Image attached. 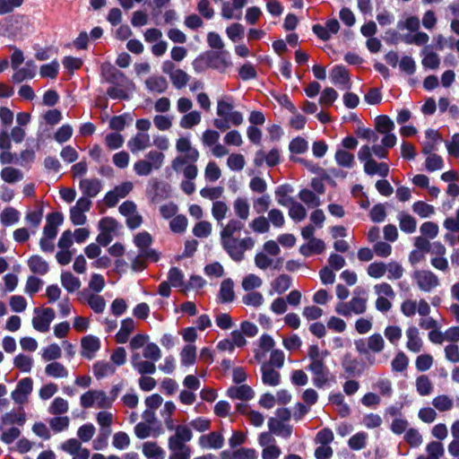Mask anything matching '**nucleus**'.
I'll use <instances>...</instances> for the list:
<instances>
[{"instance_id": "1", "label": "nucleus", "mask_w": 459, "mask_h": 459, "mask_svg": "<svg viewBox=\"0 0 459 459\" xmlns=\"http://www.w3.org/2000/svg\"><path fill=\"white\" fill-rule=\"evenodd\" d=\"M217 116L213 125L221 131H226L230 126H238L243 123V115L234 110V103L231 97L226 96L217 101Z\"/></svg>"}, {"instance_id": "2", "label": "nucleus", "mask_w": 459, "mask_h": 459, "mask_svg": "<svg viewBox=\"0 0 459 459\" xmlns=\"http://www.w3.org/2000/svg\"><path fill=\"white\" fill-rule=\"evenodd\" d=\"M165 155L159 151H150L143 159L139 160L134 164V171L137 176L147 177L153 170H159L164 163Z\"/></svg>"}, {"instance_id": "3", "label": "nucleus", "mask_w": 459, "mask_h": 459, "mask_svg": "<svg viewBox=\"0 0 459 459\" xmlns=\"http://www.w3.org/2000/svg\"><path fill=\"white\" fill-rule=\"evenodd\" d=\"M221 242L228 255L236 262L242 261L244 253L253 248L255 245V240L251 237L222 238Z\"/></svg>"}, {"instance_id": "4", "label": "nucleus", "mask_w": 459, "mask_h": 459, "mask_svg": "<svg viewBox=\"0 0 459 459\" xmlns=\"http://www.w3.org/2000/svg\"><path fill=\"white\" fill-rule=\"evenodd\" d=\"M374 292L377 295L375 307L381 313H387L393 307V301L395 299V292L393 287L385 281L374 285Z\"/></svg>"}, {"instance_id": "5", "label": "nucleus", "mask_w": 459, "mask_h": 459, "mask_svg": "<svg viewBox=\"0 0 459 459\" xmlns=\"http://www.w3.org/2000/svg\"><path fill=\"white\" fill-rule=\"evenodd\" d=\"M307 369L312 374L313 385L318 389L328 387L336 382L335 376L330 371L325 361L308 364Z\"/></svg>"}, {"instance_id": "6", "label": "nucleus", "mask_w": 459, "mask_h": 459, "mask_svg": "<svg viewBox=\"0 0 459 459\" xmlns=\"http://www.w3.org/2000/svg\"><path fill=\"white\" fill-rule=\"evenodd\" d=\"M80 405L84 409L99 408L109 409L110 400L103 390L90 389L83 393L80 397Z\"/></svg>"}, {"instance_id": "7", "label": "nucleus", "mask_w": 459, "mask_h": 459, "mask_svg": "<svg viewBox=\"0 0 459 459\" xmlns=\"http://www.w3.org/2000/svg\"><path fill=\"white\" fill-rule=\"evenodd\" d=\"M411 279L422 292H432L440 286L438 276L430 270H416L412 273Z\"/></svg>"}, {"instance_id": "8", "label": "nucleus", "mask_w": 459, "mask_h": 459, "mask_svg": "<svg viewBox=\"0 0 459 459\" xmlns=\"http://www.w3.org/2000/svg\"><path fill=\"white\" fill-rule=\"evenodd\" d=\"M367 299L359 296H354L348 302H339L335 306V312L344 317H349L352 314L362 315L367 311Z\"/></svg>"}, {"instance_id": "9", "label": "nucleus", "mask_w": 459, "mask_h": 459, "mask_svg": "<svg viewBox=\"0 0 459 459\" xmlns=\"http://www.w3.org/2000/svg\"><path fill=\"white\" fill-rule=\"evenodd\" d=\"M400 311L405 317H413L417 313L419 316H429L431 311L429 303L424 299H404L400 306Z\"/></svg>"}, {"instance_id": "10", "label": "nucleus", "mask_w": 459, "mask_h": 459, "mask_svg": "<svg viewBox=\"0 0 459 459\" xmlns=\"http://www.w3.org/2000/svg\"><path fill=\"white\" fill-rule=\"evenodd\" d=\"M33 312L34 316L31 321L33 328L39 333L48 332L56 316L54 309L52 307H36Z\"/></svg>"}, {"instance_id": "11", "label": "nucleus", "mask_w": 459, "mask_h": 459, "mask_svg": "<svg viewBox=\"0 0 459 459\" xmlns=\"http://www.w3.org/2000/svg\"><path fill=\"white\" fill-rule=\"evenodd\" d=\"M33 390V380L31 377L20 379L15 389L11 393V397L15 403L22 405L28 402L29 395Z\"/></svg>"}, {"instance_id": "12", "label": "nucleus", "mask_w": 459, "mask_h": 459, "mask_svg": "<svg viewBox=\"0 0 459 459\" xmlns=\"http://www.w3.org/2000/svg\"><path fill=\"white\" fill-rule=\"evenodd\" d=\"M152 238L147 231L138 233L134 237V244L139 248L142 256H147L152 262H156L159 259L158 253L151 248Z\"/></svg>"}, {"instance_id": "13", "label": "nucleus", "mask_w": 459, "mask_h": 459, "mask_svg": "<svg viewBox=\"0 0 459 459\" xmlns=\"http://www.w3.org/2000/svg\"><path fill=\"white\" fill-rule=\"evenodd\" d=\"M195 162L190 159L176 157L171 162V167L176 172L182 173L186 179H195L198 175Z\"/></svg>"}, {"instance_id": "14", "label": "nucleus", "mask_w": 459, "mask_h": 459, "mask_svg": "<svg viewBox=\"0 0 459 459\" xmlns=\"http://www.w3.org/2000/svg\"><path fill=\"white\" fill-rule=\"evenodd\" d=\"M79 300L87 304L96 314L103 313L106 308L105 299L99 295V293H93L87 290H83L79 293Z\"/></svg>"}, {"instance_id": "15", "label": "nucleus", "mask_w": 459, "mask_h": 459, "mask_svg": "<svg viewBox=\"0 0 459 459\" xmlns=\"http://www.w3.org/2000/svg\"><path fill=\"white\" fill-rule=\"evenodd\" d=\"M81 355L82 357L91 359L95 357L96 352L100 349V340L94 335L89 334L81 340Z\"/></svg>"}, {"instance_id": "16", "label": "nucleus", "mask_w": 459, "mask_h": 459, "mask_svg": "<svg viewBox=\"0 0 459 459\" xmlns=\"http://www.w3.org/2000/svg\"><path fill=\"white\" fill-rule=\"evenodd\" d=\"M176 150L181 154L178 157L190 159L193 161H197L200 156L198 150L192 146L188 137H179L176 142Z\"/></svg>"}, {"instance_id": "17", "label": "nucleus", "mask_w": 459, "mask_h": 459, "mask_svg": "<svg viewBox=\"0 0 459 459\" xmlns=\"http://www.w3.org/2000/svg\"><path fill=\"white\" fill-rule=\"evenodd\" d=\"M43 236L48 237V238H56L57 229L64 221L63 214L59 212H51L47 216Z\"/></svg>"}, {"instance_id": "18", "label": "nucleus", "mask_w": 459, "mask_h": 459, "mask_svg": "<svg viewBox=\"0 0 459 459\" xmlns=\"http://www.w3.org/2000/svg\"><path fill=\"white\" fill-rule=\"evenodd\" d=\"M198 445L203 449H221L224 445V437L220 432L212 431L202 435L198 439Z\"/></svg>"}, {"instance_id": "19", "label": "nucleus", "mask_w": 459, "mask_h": 459, "mask_svg": "<svg viewBox=\"0 0 459 459\" xmlns=\"http://www.w3.org/2000/svg\"><path fill=\"white\" fill-rule=\"evenodd\" d=\"M332 82L342 90L351 88V79L347 69L342 65H336L331 71Z\"/></svg>"}, {"instance_id": "20", "label": "nucleus", "mask_w": 459, "mask_h": 459, "mask_svg": "<svg viewBox=\"0 0 459 459\" xmlns=\"http://www.w3.org/2000/svg\"><path fill=\"white\" fill-rule=\"evenodd\" d=\"M193 433L190 427L186 425H177L175 432L168 439V445L187 446L186 443L191 441Z\"/></svg>"}, {"instance_id": "21", "label": "nucleus", "mask_w": 459, "mask_h": 459, "mask_svg": "<svg viewBox=\"0 0 459 459\" xmlns=\"http://www.w3.org/2000/svg\"><path fill=\"white\" fill-rule=\"evenodd\" d=\"M405 335L407 338V350L413 353L420 352L423 347V341L419 329L415 325H411L406 329Z\"/></svg>"}, {"instance_id": "22", "label": "nucleus", "mask_w": 459, "mask_h": 459, "mask_svg": "<svg viewBox=\"0 0 459 459\" xmlns=\"http://www.w3.org/2000/svg\"><path fill=\"white\" fill-rule=\"evenodd\" d=\"M151 146V137L148 133H137L127 142V147L133 153L146 150Z\"/></svg>"}, {"instance_id": "23", "label": "nucleus", "mask_w": 459, "mask_h": 459, "mask_svg": "<svg viewBox=\"0 0 459 459\" xmlns=\"http://www.w3.org/2000/svg\"><path fill=\"white\" fill-rule=\"evenodd\" d=\"M101 74L103 78L110 83L117 84L127 81L125 74L109 63L101 65Z\"/></svg>"}, {"instance_id": "24", "label": "nucleus", "mask_w": 459, "mask_h": 459, "mask_svg": "<svg viewBox=\"0 0 459 459\" xmlns=\"http://www.w3.org/2000/svg\"><path fill=\"white\" fill-rule=\"evenodd\" d=\"M131 363L133 368L141 375H152L156 371L155 364L151 360L143 359L138 352L132 355Z\"/></svg>"}, {"instance_id": "25", "label": "nucleus", "mask_w": 459, "mask_h": 459, "mask_svg": "<svg viewBox=\"0 0 459 459\" xmlns=\"http://www.w3.org/2000/svg\"><path fill=\"white\" fill-rule=\"evenodd\" d=\"M79 187L87 197H95L102 189V183L99 178H83L79 182Z\"/></svg>"}, {"instance_id": "26", "label": "nucleus", "mask_w": 459, "mask_h": 459, "mask_svg": "<svg viewBox=\"0 0 459 459\" xmlns=\"http://www.w3.org/2000/svg\"><path fill=\"white\" fill-rule=\"evenodd\" d=\"M420 56L422 57L421 64L425 68L436 70L439 67L440 57L434 52L431 46H425L420 51Z\"/></svg>"}, {"instance_id": "27", "label": "nucleus", "mask_w": 459, "mask_h": 459, "mask_svg": "<svg viewBox=\"0 0 459 459\" xmlns=\"http://www.w3.org/2000/svg\"><path fill=\"white\" fill-rule=\"evenodd\" d=\"M36 65L32 60L27 61L24 67L17 68L12 76L13 82L20 83L25 80L33 79L36 75Z\"/></svg>"}, {"instance_id": "28", "label": "nucleus", "mask_w": 459, "mask_h": 459, "mask_svg": "<svg viewBox=\"0 0 459 459\" xmlns=\"http://www.w3.org/2000/svg\"><path fill=\"white\" fill-rule=\"evenodd\" d=\"M254 390L247 385L231 386L227 390V395L231 399L248 401L254 397Z\"/></svg>"}, {"instance_id": "29", "label": "nucleus", "mask_w": 459, "mask_h": 459, "mask_svg": "<svg viewBox=\"0 0 459 459\" xmlns=\"http://www.w3.org/2000/svg\"><path fill=\"white\" fill-rule=\"evenodd\" d=\"M268 429L271 433L283 438H289L292 433V426L286 424L275 418H270L268 420Z\"/></svg>"}, {"instance_id": "30", "label": "nucleus", "mask_w": 459, "mask_h": 459, "mask_svg": "<svg viewBox=\"0 0 459 459\" xmlns=\"http://www.w3.org/2000/svg\"><path fill=\"white\" fill-rule=\"evenodd\" d=\"M262 382L270 386H276L281 382V374L267 363L261 366Z\"/></svg>"}, {"instance_id": "31", "label": "nucleus", "mask_w": 459, "mask_h": 459, "mask_svg": "<svg viewBox=\"0 0 459 459\" xmlns=\"http://www.w3.org/2000/svg\"><path fill=\"white\" fill-rule=\"evenodd\" d=\"M364 172L368 176L377 175L386 178L389 174V166L385 162H377L375 160H369L363 166Z\"/></svg>"}, {"instance_id": "32", "label": "nucleus", "mask_w": 459, "mask_h": 459, "mask_svg": "<svg viewBox=\"0 0 459 459\" xmlns=\"http://www.w3.org/2000/svg\"><path fill=\"white\" fill-rule=\"evenodd\" d=\"M142 452L148 459H164L165 451L156 442L146 441L142 446Z\"/></svg>"}, {"instance_id": "33", "label": "nucleus", "mask_w": 459, "mask_h": 459, "mask_svg": "<svg viewBox=\"0 0 459 459\" xmlns=\"http://www.w3.org/2000/svg\"><path fill=\"white\" fill-rule=\"evenodd\" d=\"M233 211L237 218L240 221H247L250 215V204L247 198L238 196L233 204Z\"/></svg>"}, {"instance_id": "34", "label": "nucleus", "mask_w": 459, "mask_h": 459, "mask_svg": "<svg viewBox=\"0 0 459 459\" xmlns=\"http://www.w3.org/2000/svg\"><path fill=\"white\" fill-rule=\"evenodd\" d=\"M165 74H169L172 85L180 90L186 86L189 82V75L182 69L169 70L165 68Z\"/></svg>"}, {"instance_id": "35", "label": "nucleus", "mask_w": 459, "mask_h": 459, "mask_svg": "<svg viewBox=\"0 0 459 459\" xmlns=\"http://www.w3.org/2000/svg\"><path fill=\"white\" fill-rule=\"evenodd\" d=\"M134 328L135 323L132 318L124 319L121 322L119 331L116 334V342L117 343H126L129 340L131 333L134 331Z\"/></svg>"}, {"instance_id": "36", "label": "nucleus", "mask_w": 459, "mask_h": 459, "mask_svg": "<svg viewBox=\"0 0 459 459\" xmlns=\"http://www.w3.org/2000/svg\"><path fill=\"white\" fill-rule=\"evenodd\" d=\"M179 358L181 366L186 368L193 366L197 358L196 346L195 344L185 345L179 353Z\"/></svg>"}, {"instance_id": "37", "label": "nucleus", "mask_w": 459, "mask_h": 459, "mask_svg": "<svg viewBox=\"0 0 459 459\" xmlns=\"http://www.w3.org/2000/svg\"><path fill=\"white\" fill-rule=\"evenodd\" d=\"M426 455H420L416 459H441L445 455V448L440 441H431L426 446Z\"/></svg>"}, {"instance_id": "38", "label": "nucleus", "mask_w": 459, "mask_h": 459, "mask_svg": "<svg viewBox=\"0 0 459 459\" xmlns=\"http://www.w3.org/2000/svg\"><path fill=\"white\" fill-rule=\"evenodd\" d=\"M92 372L97 379H101L115 374L116 367L110 362L100 360L93 364Z\"/></svg>"}, {"instance_id": "39", "label": "nucleus", "mask_w": 459, "mask_h": 459, "mask_svg": "<svg viewBox=\"0 0 459 459\" xmlns=\"http://www.w3.org/2000/svg\"><path fill=\"white\" fill-rule=\"evenodd\" d=\"M145 86L151 92L162 93L168 89V82L163 76L152 75L145 81Z\"/></svg>"}, {"instance_id": "40", "label": "nucleus", "mask_w": 459, "mask_h": 459, "mask_svg": "<svg viewBox=\"0 0 459 459\" xmlns=\"http://www.w3.org/2000/svg\"><path fill=\"white\" fill-rule=\"evenodd\" d=\"M230 54L227 51H221L214 54L210 59V65L221 72H224L228 67L231 66Z\"/></svg>"}, {"instance_id": "41", "label": "nucleus", "mask_w": 459, "mask_h": 459, "mask_svg": "<svg viewBox=\"0 0 459 459\" xmlns=\"http://www.w3.org/2000/svg\"><path fill=\"white\" fill-rule=\"evenodd\" d=\"M244 228V223L238 219H231L222 228L221 231V239L237 238L235 235L238 234Z\"/></svg>"}, {"instance_id": "42", "label": "nucleus", "mask_w": 459, "mask_h": 459, "mask_svg": "<svg viewBox=\"0 0 459 459\" xmlns=\"http://www.w3.org/2000/svg\"><path fill=\"white\" fill-rule=\"evenodd\" d=\"M45 374L53 378H66L69 372L62 363L52 361L45 367Z\"/></svg>"}, {"instance_id": "43", "label": "nucleus", "mask_w": 459, "mask_h": 459, "mask_svg": "<svg viewBox=\"0 0 459 459\" xmlns=\"http://www.w3.org/2000/svg\"><path fill=\"white\" fill-rule=\"evenodd\" d=\"M62 286L70 293L81 288V281L70 272H63L60 276Z\"/></svg>"}, {"instance_id": "44", "label": "nucleus", "mask_w": 459, "mask_h": 459, "mask_svg": "<svg viewBox=\"0 0 459 459\" xmlns=\"http://www.w3.org/2000/svg\"><path fill=\"white\" fill-rule=\"evenodd\" d=\"M202 115L198 110L185 113L179 120V126L183 129H191L201 123Z\"/></svg>"}, {"instance_id": "45", "label": "nucleus", "mask_w": 459, "mask_h": 459, "mask_svg": "<svg viewBox=\"0 0 459 459\" xmlns=\"http://www.w3.org/2000/svg\"><path fill=\"white\" fill-rule=\"evenodd\" d=\"M334 160L338 166L344 169H352L355 165L354 155L344 149L336 151Z\"/></svg>"}, {"instance_id": "46", "label": "nucleus", "mask_w": 459, "mask_h": 459, "mask_svg": "<svg viewBox=\"0 0 459 459\" xmlns=\"http://www.w3.org/2000/svg\"><path fill=\"white\" fill-rule=\"evenodd\" d=\"M168 281L174 288H180L187 290L188 286L185 284V276L183 272L178 267H172L168 273Z\"/></svg>"}, {"instance_id": "47", "label": "nucleus", "mask_w": 459, "mask_h": 459, "mask_svg": "<svg viewBox=\"0 0 459 459\" xmlns=\"http://www.w3.org/2000/svg\"><path fill=\"white\" fill-rule=\"evenodd\" d=\"M28 266L31 272L37 274L44 275L48 270V264L39 255H32L28 260Z\"/></svg>"}, {"instance_id": "48", "label": "nucleus", "mask_w": 459, "mask_h": 459, "mask_svg": "<svg viewBox=\"0 0 459 459\" xmlns=\"http://www.w3.org/2000/svg\"><path fill=\"white\" fill-rule=\"evenodd\" d=\"M170 452L169 459H190L192 449L189 446L168 445Z\"/></svg>"}, {"instance_id": "49", "label": "nucleus", "mask_w": 459, "mask_h": 459, "mask_svg": "<svg viewBox=\"0 0 459 459\" xmlns=\"http://www.w3.org/2000/svg\"><path fill=\"white\" fill-rule=\"evenodd\" d=\"M1 178L8 184H14L23 179V173L13 167H4L0 172Z\"/></svg>"}, {"instance_id": "50", "label": "nucleus", "mask_w": 459, "mask_h": 459, "mask_svg": "<svg viewBox=\"0 0 459 459\" xmlns=\"http://www.w3.org/2000/svg\"><path fill=\"white\" fill-rule=\"evenodd\" d=\"M397 219L402 231L411 234L416 230L417 221L411 215L405 212H400Z\"/></svg>"}, {"instance_id": "51", "label": "nucleus", "mask_w": 459, "mask_h": 459, "mask_svg": "<svg viewBox=\"0 0 459 459\" xmlns=\"http://www.w3.org/2000/svg\"><path fill=\"white\" fill-rule=\"evenodd\" d=\"M415 386L420 396L429 395L433 392V384L426 375H420L416 378Z\"/></svg>"}, {"instance_id": "52", "label": "nucleus", "mask_w": 459, "mask_h": 459, "mask_svg": "<svg viewBox=\"0 0 459 459\" xmlns=\"http://www.w3.org/2000/svg\"><path fill=\"white\" fill-rule=\"evenodd\" d=\"M403 273L404 268L400 263L396 261L385 263V274L389 281L400 280Z\"/></svg>"}, {"instance_id": "53", "label": "nucleus", "mask_w": 459, "mask_h": 459, "mask_svg": "<svg viewBox=\"0 0 459 459\" xmlns=\"http://www.w3.org/2000/svg\"><path fill=\"white\" fill-rule=\"evenodd\" d=\"M368 348L370 352L376 354L382 352L385 348L384 337L379 333H375L367 338Z\"/></svg>"}, {"instance_id": "54", "label": "nucleus", "mask_w": 459, "mask_h": 459, "mask_svg": "<svg viewBox=\"0 0 459 459\" xmlns=\"http://www.w3.org/2000/svg\"><path fill=\"white\" fill-rule=\"evenodd\" d=\"M328 356L329 351L327 350H320L316 344L310 345L307 349L309 364L324 362Z\"/></svg>"}, {"instance_id": "55", "label": "nucleus", "mask_w": 459, "mask_h": 459, "mask_svg": "<svg viewBox=\"0 0 459 459\" xmlns=\"http://www.w3.org/2000/svg\"><path fill=\"white\" fill-rule=\"evenodd\" d=\"M233 286V281L230 279H226L221 282L219 293V298L221 302H230L234 299L235 293Z\"/></svg>"}, {"instance_id": "56", "label": "nucleus", "mask_w": 459, "mask_h": 459, "mask_svg": "<svg viewBox=\"0 0 459 459\" xmlns=\"http://www.w3.org/2000/svg\"><path fill=\"white\" fill-rule=\"evenodd\" d=\"M20 220V212L13 207L4 208L0 214V221L4 226L15 224Z\"/></svg>"}, {"instance_id": "57", "label": "nucleus", "mask_w": 459, "mask_h": 459, "mask_svg": "<svg viewBox=\"0 0 459 459\" xmlns=\"http://www.w3.org/2000/svg\"><path fill=\"white\" fill-rule=\"evenodd\" d=\"M13 366L23 373H29L33 367V359L30 356L20 353L14 357Z\"/></svg>"}, {"instance_id": "58", "label": "nucleus", "mask_w": 459, "mask_h": 459, "mask_svg": "<svg viewBox=\"0 0 459 459\" xmlns=\"http://www.w3.org/2000/svg\"><path fill=\"white\" fill-rule=\"evenodd\" d=\"M69 403L68 401L62 397H56L51 404L49 405L48 411L51 415H62L68 411Z\"/></svg>"}, {"instance_id": "59", "label": "nucleus", "mask_w": 459, "mask_h": 459, "mask_svg": "<svg viewBox=\"0 0 459 459\" xmlns=\"http://www.w3.org/2000/svg\"><path fill=\"white\" fill-rule=\"evenodd\" d=\"M429 40V36L420 30L414 31L413 34H407L403 37V41L407 44H413L416 46H428V42Z\"/></svg>"}, {"instance_id": "60", "label": "nucleus", "mask_w": 459, "mask_h": 459, "mask_svg": "<svg viewBox=\"0 0 459 459\" xmlns=\"http://www.w3.org/2000/svg\"><path fill=\"white\" fill-rule=\"evenodd\" d=\"M375 128L377 133L382 134L390 133L394 129V123L387 116H378L375 120Z\"/></svg>"}, {"instance_id": "61", "label": "nucleus", "mask_w": 459, "mask_h": 459, "mask_svg": "<svg viewBox=\"0 0 459 459\" xmlns=\"http://www.w3.org/2000/svg\"><path fill=\"white\" fill-rule=\"evenodd\" d=\"M299 198L309 208H316L321 204L319 196L309 189H302L299 193Z\"/></svg>"}, {"instance_id": "62", "label": "nucleus", "mask_w": 459, "mask_h": 459, "mask_svg": "<svg viewBox=\"0 0 459 459\" xmlns=\"http://www.w3.org/2000/svg\"><path fill=\"white\" fill-rule=\"evenodd\" d=\"M432 405L436 410L444 412L454 407V400L446 394H441L432 400Z\"/></svg>"}, {"instance_id": "63", "label": "nucleus", "mask_w": 459, "mask_h": 459, "mask_svg": "<svg viewBox=\"0 0 459 459\" xmlns=\"http://www.w3.org/2000/svg\"><path fill=\"white\" fill-rule=\"evenodd\" d=\"M368 435L366 432H358L348 440V446L352 450H361L366 447Z\"/></svg>"}, {"instance_id": "64", "label": "nucleus", "mask_w": 459, "mask_h": 459, "mask_svg": "<svg viewBox=\"0 0 459 459\" xmlns=\"http://www.w3.org/2000/svg\"><path fill=\"white\" fill-rule=\"evenodd\" d=\"M291 279L287 274H281L272 282V289L278 294H282L290 289Z\"/></svg>"}]
</instances>
